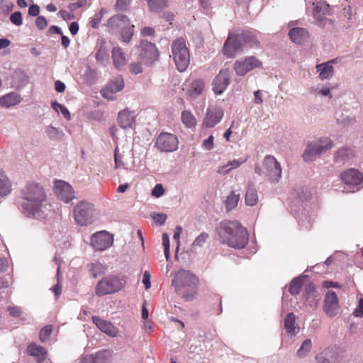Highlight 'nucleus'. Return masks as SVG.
I'll list each match as a JSON object with an SVG mask.
<instances>
[{
  "instance_id": "72a5a7b5",
  "label": "nucleus",
  "mask_w": 363,
  "mask_h": 363,
  "mask_svg": "<svg viewBox=\"0 0 363 363\" xmlns=\"http://www.w3.org/2000/svg\"><path fill=\"white\" fill-rule=\"evenodd\" d=\"M241 32V38L242 40L243 44H247L250 47H257L258 46L259 41L257 37L249 30H242Z\"/></svg>"
},
{
  "instance_id": "69168bd1",
  "label": "nucleus",
  "mask_w": 363,
  "mask_h": 363,
  "mask_svg": "<svg viewBox=\"0 0 363 363\" xmlns=\"http://www.w3.org/2000/svg\"><path fill=\"white\" fill-rule=\"evenodd\" d=\"M15 77L19 78L22 80L21 84L16 86L17 89L22 88L25 84L28 83V77L24 73H17L15 74Z\"/></svg>"
},
{
  "instance_id": "aec40b11",
  "label": "nucleus",
  "mask_w": 363,
  "mask_h": 363,
  "mask_svg": "<svg viewBox=\"0 0 363 363\" xmlns=\"http://www.w3.org/2000/svg\"><path fill=\"white\" fill-rule=\"evenodd\" d=\"M124 88V81L121 77H118L111 80L101 90V95L108 100H114L113 94L121 91Z\"/></svg>"
},
{
  "instance_id": "c03bdc74",
  "label": "nucleus",
  "mask_w": 363,
  "mask_h": 363,
  "mask_svg": "<svg viewBox=\"0 0 363 363\" xmlns=\"http://www.w3.org/2000/svg\"><path fill=\"white\" fill-rule=\"evenodd\" d=\"M352 155V150L350 148H342L336 152L335 160L337 162L347 160Z\"/></svg>"
},
{
  "instance_id": "de8ad7c7",
  "label": "nucleus",
  "mask_w": 363,
  "mask_h": 363,
  "mask_svg": "<svg viewBox=\"0 0 363 363\" xmlns=\"http://www.w3.org/2000/svg\"><path fill=\"white\" fill-rule=\"evenodd\" d=\"M52 108L57 113L60 111L67 120H70V113L65 106L55 101L52 103Z\"/></svg>"
},
{
  "instance_id": "b1692460",
  "label": "nucleus",
  "mask_w": 363,
  "mask_h": 363,
  "mask_svg": "<svg viewBox=\"0 0 363 363\" xmlns=\"http://www.w3.org/2000/svg\"><path fill=\"white\" fill-rule=\"evenodd\" d=\"M130 21L125 15H116L110 18L107 22V26L112 30L123 28L129 25Z\"/></svg>"
},
{
  "instance_id": "9d476101",
  "label": "nucleus",
  "mask_w": 363,
  "mask_h": 363,
  "mask_svg": "<svg viewBox=\"0 0 363 363\" xmlns=\"http://www.w3.org/2000/svg\"><path fill=\"white\" fill-rule=\"evenodd\" d=\"M242 40L241 38V32L235 33L230 31L223 48V54L228 57H233L238 52L242 49Z\"/></svg>"
},
{
  "instance_id": "423d86ee",
  "label": "nucleus",
  "mask_w": 363,
  "mask_h": 363,
  "mask_svg": "<svg viewBox=\"0 0 363 363\" xmlns=\"http://www.w3.org/2000/svg\"><path fill=\"white\" fill-rule=\"evenodd\" d=\"M171 56L180 72L186 69L190 62V55L186 41L183 38H178L172 42Z\"/></svg>"
},
{
  "instance_id": "052dcab7",
  "label": "nucleus",
  "mask_w": 363,
  "mask_h": 363,
  "mask_svg": "<svg viewBox=\"0 0 363 363\" xmlns=\"http://www.w3.org/2000/svg\"><path fill=\"white\" fill-rule=\"evenodd\" d=\"M7 310L9 314L13 317H20L22 314L21 308L18 306H9Z\"/></svg>"
},
{
  "instance_id": "c85d7f7f",
  "label": "nucleus",
  "mask_w": 363,
  "mask_h": 363,
  "mask_svg": "<svg viewBox=\"0 0 363 363\" xmlns=\"http://www.w3.org/2000/svg\"><path fill=\"white\" fill-rule=\"evenodd\" d=\"M27 352L29 355L34 357L36 361L40 363L43 362L47 356L45 350L35 343L28 345Z\"/></svg>"
},
{
  "instance_id": "864d4df0",
  "label": "nucleus",
  "mask_w": 363,
  "mask_h": 363,
  "mask_svg": "<svg viewBox=\"0 0 363 363\" xmlns=\"http://www.w3.org/2000/svg\"><path fill=\"white\" fill-rule=\"evenodd\" d=\"M315 92L317 94H320L323 96H327L329 99L333 98V95L330 93V89L325 86H317L315 89Z\"/></svg>"
},
{
  "instance_id": "37998d69",
  "label": "nucleus",
  "mask_w": 363,
  "mask_h": 363,
  "mask_svg": "<svg viewBox=\"0 0 363 363\" xmlns=\"http://www.w3.org/2000/svg\"><path fill=\"white\" fill-rule=\"evenodd\" d=\"M150 9L152 11L158 12L167 6V0H148Z\"/></svg>"
},
{
  "instance_id": "a18cd8bd",
  "label": "nucleus",
  "mask_w": 363,
  "mask_h": 363,
  "mask_svg": "<svg viewBox=\"0 0 363 363\" xmlns=\"http://www.w3.org/2000/svg\"><path fill=\"white\" fill-rule=\"evenodd\" d=\"M337 123L342 126H349L354 125L357 120L354 116H347L345 118L340 117L337 113L335 114Z\"/></svg>"
},
{
  "instance_id": "3c124183",
  "label": "nucleus",
  "mask_w": 363,
  "mask_h": 363,
  "mask_svg": "<svg viewBox=\"0 0 363 363\" xmlns=\"http://www.w3.org/2000/svg\"><path fill=\"white\" fill-rule=\"evenodd\" d=\"M56 262L58 264L57 267V284L53 286L51 289L55 293V296L57 297L61 294V286L60 285V264L57 262V258H55Z\"/></svg>"
},
{
  "instance_id": "6e6552de",
  "label": "nucleus",
  "mask_w": 363,
  "mask_h": 363,
  "mask_svg": "<svg viewBox=\"0 0 363 363\" xmlns=\"http://www.w3.org/2000/svg\"><path fill=\"white\" fill-rule=\"evenodd\" d=\"M333 146V141L328 138H322L318 141L311 142L308 143L303 153V159L305 162L314 161L322 153L330 150Z\"/></svg>"
},
{
  "instance_id": "09e8293b",
  "label": "nucleus",
  "mask_w": 363,
  "mask_h": 363,
  "mask_svg": "<svg viewBox=\"0 0 363 363\" xmlns=\"http://www.w3.org/2000/svg\"><path fill=\"white\" fill-rule=\"evenodd\" d=\"M243 162H244V160H233L232 161H230L226 165L223 166L222 169L220 170V172H222L224 173H228L230 170L238 168Z\"/></svg>"
},
{
  "instance_id": "0eeeda50",
  "label": "nucleus",
  "mask_w": 363,
  "mask_h": 363,
  "mask_svg": "<svg viewBox=\"0 0 363 363\" xmlns=\"http://www.w3.org/2000/svg\"><path fill=\"white\" fill-rule=\"evenodd\" d=\"M125 284L123 279L116 276H108L99 281L95 288L98 296L112 294L121 290Z\"/></svg>"
},
{
  "instance_id": "f257e3e1",
  "label": "nucleus",
  "mask_w": 363,
  "mask_h": 363,
  "mask_svg": "<svg viewBox=\"0 0 363 363\" xmlns=\"http://www.w3.org/2000/svg\"><path fill=\"white\" fill-rule=\"evenodd\" d=\"M18 208L26 217L36 219H45L52 211L44 188L34 182H28L21 189Z\"/></svg>"
},
{
  "instance_id": "c9c22d12",
  "label": "nucleus",
  "mask_w": 363,
  "mask_h": 363,
  "mask_svg": "<svg viewBox=\"0 0 363 363\" xmlns=\"http://www.w3.org/2000/svg\"><path fill=\"white\" fill-rule=\"evenodd\" d=\"M77 363H106L104 352H98L95 355L86 356Z\"/></svg>"
},
{
  "instance_id": "c756f323",
  "label": "nucleus",
  "mask_w": 363,
  "mask_h": 363,
  "mask_svg": "<svg viewBox=\"0 0 363 363\" xmlns=\"http://www.w3.org/2000/svg\"><path fill=\"white\" fill-rule=\"evenodd\" d=\"M315 68L319 73L318 77L321 80L329 79L333 76L334 68L331 65V62L318 64Z\"/></svg>"
},
{
  "instance_id": "e433bc0d",
  "label": "nucleus",
  "mask_w": 363,
  "mask_h": 363,
  "mask_svg": "<svg viewBox=\"0 0 363 363\" xmlns=\"http://www.w3.org/2000/svg\"><path fill=\"white\" fill-rule=\"evenodd\" d=\"M284 327L288 333L295 335V315L293 313H288L285 317Z\"/></svg>"
},
{
  "instance_id": "39448f33",
  "label": "nucleus",
  "mask_w": 363,
  "mask_h": 363,
  "mask_svg": "<svg viewBox=\"0 0 363 363\" xmlns=\"http://www.w3.org/2000/svg\"><path fill=\"white\" fill-rule=\"evenodd\" d=\"M74 218L77 225L86 226L94 223L97 218L94 205L87 201H80L74 208Z\"/></svg>"
},
{
  "instance_id": "ddd939ff",
  "label": "nucleus",
  "mask_w": 363,
  "mask_h": 363,
  "mask_svg": "<svg viewBox=\"0 0 363 363\" xmlns=\"http://www.w3.org/2000/svg\"><path fill=\"white\" fill-rule=\"evenodd\" d=\"M113 243V237L106 231H99L91 237V245L96 251H104Z\"/></svg>"
},
{
  "instance_id": "7c9ffc66",
  "label": "nucleus",
  "mask_w": 363,
  "mask_h": 363,
  "mask_svg": "<svg viewBox=\"0 0 363 363\" xmlns=\"http://www.w3.org/2000/svg\"><path fill=\"white\" fill-rule=\"evenodd\" d=\"M114 66L117 69L123 67L126 63V59L122 49L119 47H114L111 52Z\"/></svg>"
},
{
  "instance_id": "4d7b16f0",
  "label": "nucleus",
  "mask_w": 363,
  "mask_h": 363,
  "mask_svg": "<svg viewBox=\"0 0 363 363\" xmlns=\"http://www.w3.org/2000/svg\"><path fill=\"white\" fill-rule=\"evenodd\" d=\"M129 70L132 74H138L143 72L141 62H133L129 66Z\"/></svg>"
},
{
  "instance_id": "ea45409f",
  "label": "nucleus",
  "mask_w": 363,
  "mask_h": 363,
  "mask_svg": "<svg viewBox=\"0 0 363 363\" xmlns=\"http://www.w3.org/2000/svg\"><path fill=\"white\" fill-rule=\"evenodd\" d=\"M311 346V340L310 339L305 340L296 352L297 356L300 358L305 357L310 352Z\"/></svg>"
},
{
  "instance_id": "1a4fd4ad",
  "label": "nucleus",
  "mask_w": 363,
  "mask_h": 363,
  "mask_svg": "<svg viewBox=\"0 0 363 363\" xmlns=\"http://www.w3.org/2000/svg\"><path fill=\"white\" fill-rule=\"evenodd\" d=\"M340 177L345 185L343 192L354 193L362 186L363 175L357 169H347L341 174Z\"/></svg>"
},
{
  "instance_id": "6e6d98bb",
  "label": "nucleus",
  "mask_w": 363,
  "mask_h": 363,
  "mask_svg": "<svg viewBox=\"0 0 363 363\" xmlns=\"http://www.w3.org/2000/svg\"><path fill=\"white\" fill-rule=\"evenodd\" d=\"M52 328L50 325L44 327L40 332V340L43 342L45 341L51 335Z\"/></svg>"
},
{
  "instance_id": "79ce46f5",
  "label": "nucleus",
  "mask_w": 363,
  "mask_h": 363,
  "mask_svg": "<svg viewBox=\"0 0 363 363\" xmlns=\"http://www.w3.org/2000/svg\"><path fill=\"white\" fill-rule=\"evenodd\" d=\"M304 277H297V278H294L291 284H290V286H289V291L290 293L292 294V295H296L298 294H299L301 289V287L303 286V280Z\"/></svg>"
},
{
  "instance_id": "2f4dec72",
  "label": "nucleus",
  "mask_w": 363,
  "mask_h": 363,
  "mask_svg": "<svg viewBox=\"0 0 363 363\" xmlns=\"http://www.w3.org/2000/svg\"><path fill=\"white\" fill-rule=\"evenodd\" d=\"M45 133L50 140L58 141L63 139L65 133L62 130L52 125L45 127Z\"/></svg>"
},
{
  "instance_id": "774afa93",
  "label": "nucleus",
  "mask_w": 363,
  "mask_h": 363,
  "mask_svg": "<svg viewBox=\"0 0 363 363\" xmlns=\"http://www.w3.org/2000/svg\"><path fill=\"white\" fill-rule=\"evenodd\" d=\"M40 8L36 4L31 5L28 9V14L32 16H39Z\"/></svg>"
},
{
  "instance_id": "4be33fe9",
  "label": "nucleus",
  "mask_w": 363,
  "mask_h": 363,
  "mask_svg": "<svg viewBox=\"0 0 363 363\" xmlns=\"http://www.w3.org/2000/svg\"><path fill=\"white\" fill-rule=\"evenodd\" d=\"M135 111L124 109L121 111L118 114V123L119 126L123 129L131 128L135 122Z\"/></svg>"
},
{
  "instance_id": "a878e982",
  "label": "nucleus",
  "mask_w": 363,
  "mask_h": 363,
  "mask_svg": "<svg viewBox=\"0 0 363 363\" xmlns=\"http://www.w3.org/2000/svg\"><path fill=\"white\" fill-rule=\"evenodd\" d=\"M22 100L21 96L17 92H10L0 97V106L9 108L19 104Z\"/></svg>"
},
{
  "instance_id": "f8f14e48",
  "label": "nucleus",
  "mask_w": 363,
  "mask_h": 363,
  "mask_svg": "<svg viewBox=\"0 0 363 363\" xmlns=\"http://www.w3.org/2000/svg\"><path fill=\"white\" fill-rule=\"evenodd\" d=\"M313 14L318 26L326 28L332 25V20L328 18L329 5L324 1L313 3Z\"/></svg>"
},
{
  "instance_id": "f704fd0d",
  "label": "nucleus",
  "mask_w": 363,
  "mask_h": 363,
  "mask_svg": "<svg viewBox=\"0 0 363 363\" xmlns=\"http://www.w3.org/2000/svg\"><path fill=\"white\" fill-rule=\"evenodd\" d=\"M181 119L182 123L186 128H194L196 125V119L195 116L189 111H183L182 112Z\"/></svg>"
},
{
  "instance_id": "cd10ccee",
  "label": "nucleus",
  "mask_w": 363,
  "mask_h": 363,
  "mask_svg": "<svg viewBox=\"0 0 363 363\" xmlns=\"http://www.w3.org/2000/svg\"><path fill=\"white\" fill-rule=\"evenodd\" d=\"M258 202L257 191L255 184L248 182L245 193V203L249 206H255Z\"/></svg>"
},
{
  "instance_id": "4468645a",
  "label": "nucleus",
  "mask_w": 363,
  "mask_h": 363,
  "mask_svg": "<svg viewBox=\"0 0 363 363\" xmlns=\"http://www.w3.org/2000/svg\"><path fill=\"white\" fill-rule=\"evenodd\" d=\"M262 62L255 57H246L235 62L233 68L238 76H244L250 70L260 67Z\"/></svg>"
},
{
  "instance_id": "f03ea898",
  "label": "nucleus",
  "mask_w": 363,
  "mask_h": 363,
  "mask_svg": "<svg viewBox=\"0 0 363 363\" xmlns=\"http://www.w3.org/2000/svg\"><path fill=\"white\" fill-rule=\"evenodd\" d=\"M218 239L233 248H243L248 242L246 230L237 220H223L216 228Z\"/></svg>"
},
{
  "instance_id": "13d9d810",
  "label": "nucleus",
  "mask_w": 363,
  "mask_h": 363,
  "mask_svg": "<svg viewBox=\"0 0 363 363\" xmlns=\"http://www.w3.org/2000/svg\"><path fill=\"white\" fill-rule=\"evenodd\" d=\"M35 25L38 29L43 30L48 26V21L44 16H39L35 20Z\"/></svg>"
},
{
  "instance_id": "412c9836",
  "label": "nucleus",
  "mask_w": 363,
  "mask_h": 363,
  "mask_svg": "<svg viewBox=\"0 0 363 363\" xmlns=\"http://www.w3.org/2000/svg\"><path fill=\"white\" fill-rule=\"evenodd\" d=\"M92 320L101 332L113 337L118 335V329L111 322L103 320L99 316H93Z\"/></svg>"
},
{
  "instance_id": "bb28decb",
  "label": "nucleus",
  "mask_w": 363,
  "mask_h": 363,
  "mask_svg": "<svg viewBox=\"0 0 363 363\" xmlns=\"http://www.w3.org/2000/svg\"><path fill=\"white\" fill-rule=\"evenodd\" d=\"M205 91V82L202 79L192 81L188 89V95L191 99H196L201 96Z\"/></svg>"
},
{
  "instance_id": "20e7f679",
  "label": "nucleus",
  "mask_w": 363,
  "mask_h": 363,
  "mask_svg": "<svg viewBox=\"0 0 363 363\" xmlns=\"http://www.w3.org/2000/svg\"><path fill=\"white\" fill-rule=\"evenodd\" d=\"M256 174L264 176L272 183H277L281 177V167L277 159L272 155L264 157L262 165L257 164L255 167Z\"/></svg>"
},
{
  "instance_id": "bf43d9fd",
  "label": "nucleus",
  "mask_w": 363,
  "mask_h": 363,
  "mask_svg": "<svg viewBox=\"0 0 363 363\" xmlns=\"http://www.w3.org/2000/svg\"><path fill=\"white\" fill-rule=\"evenodd\" d=\"M213 136L210 135L207 139L204 140L202 143V147L206 150H211L213 148Z\"/></svg>"
},
{
  "instance_id": "680f3d73",
  "label": "nucleus",
  "mask_w": 363,
  "mask_h": 363,
  "mask_svg": "<svg viewBox=\"0 0 363 363\" xmlns=\"http://www.w3.org/2000/svg\"><path fill=\"white\" fill-rule=\"evenodd\" d=\"M354 315L356 317H363V298L359 299L357 307L354 311Z\"/></svg>"
},
{
  "instance_id": "8fccbe9b",
  "label": "nucleus",
  "mask_w": 363,
  "mask_h": 363,
  "mask_svg": "<svg viewBox=\"0 0 363 363\" xmlns=\"http://www.w3.org/2000/svg\"><path fill=\"white\" fill-rule=\"evenodd\" d=\"M208 238V235L206 233H201L199 236L196 238L194 241L193 242L191 247H201L206 242V240Z\"/></svg>"
},
{
  "instance_id": "473e14b6",
  "label": "nucleus",
  "mask_w": 363,
  "mask_h": 363,
  "mask_svg": "<svg viewBox=\"0 0 363 363\" xmlns=\"http://www.w3.org/2000/svg\"><path fill=\"white\" fill-rule=\"evenodd\" d=\"M11 191V183L5 174L3 169H0V196H5Z\"/></svg>"
},
{
  "instance_id": "a211bd4d",
  "label": "nucleus",
  "mask_w": 363,
  "mask_h": 363,
  "mask_svg": "<svg viewBox=\"0 0 363 363\" xmlns=\"http://www.w3.org/2000/svg\"><path fill=\"white\" fill-rule=\"evenodd\" d=\"M230 83V71L228 69H222L216 76L213 81V91L216 94H221Z\"/></svg>"
},
{
  "instance_id": "58836bf2",
  "label": "nucleus",
  "mask_w": 363,
  "mask_h": 363,
  "mask_svg": "<svg viewBox=\"0 0 363 363\" xmlns=\"http://www.w3.org/2000/svg\"><path fill=\"white\" fill-rule=\"evenodd\" d=\"M96 59L101 64H105L108 61V52L104 44H101L98 48Z\"/></svg>"
},
{
  "instance_id": "9b49d317",
  "label": "nucleus",
  "mask_w": 363,
  "mask_h": 363,
  "mask_svg": "<svg viewBox=\"0 0 363 363\" xmlns=\"http://www.w3.org/2000/svg\"><path fill=\"white\" fill-rule=\"evenodd\" d=\"M178 145L179 140L177 136L168 133H160L155 143L157 148L164 152H174L178 149Z\"/></svg>"
},
{
  "instance_id": "4c0bfd02",
  "label": "nucleus",
  "mask_w": 363,
  "mask_h": 363,
  "mask_svg": "<svg viewBox=\"0 0 363 363\" xmlns=\"http://www.w3.org/2000/svg\"><path fill=\"white\" fill-rule=\"evenodd\" d=\"M240 200V194L232 191L225 200V208L228 211L234 209Z\"/></svg>"
},
{
  "instance_id": "338daca9",
  "label": "nucleus",
  "mask_w": 363,
  "mask_h": 363,
  "mask_svg": "<svg viewBox=\"0 0 363 363\" xmlns=\"http://www.w3.org/2000/svg\"><path fill=\"white\" fill-rule=\"evenodd\" d=\"M143 283L144 284L146 289H148L150 288V286H151L150 274L147 271H145L143 274Z\"/></svg>"
},
{
  "instance_id": "5701e85b",
  "label": "nucleus",
  "mask_w": 363,
  "mask_h": 363,
  "mask_svg": "<svg viewBox=\"0 0 363 363\" xmlns=\"http://www.w3.org/2000/svg\"><path fill=\"white\" fill-rule=\"evenodd\" d=\"M303 295L306 304L313 310L315 309L318 303V298L315 287L311 284L306 286Z\"/></svg>"
},
{
  "instance_id": "49530a36",
  "label": "nucleus",
  "mask_w": 363,
  "mask_h": 363,
  "mask_svg": "<svg viewBox=\"0 0 363 363\" xmlns=\"http://www.w3.org/2000/svg\"><path fill=\"white\" fill-rule=\"evenodd\" d=\"M89 272L94 277H97L102 273L103 265L99 262L90 263L88 264Z\"/></svg>"
},
{
  "instance_id": "5fc2aeb1",
  "label": "nucleus",
  "mask_w": 363,
  "mask_h": 363,
  "mask_svg": "<svg viewBox=\"0 0 363 363\" xmlns=\"http://www.w3.org/2000/svg\"><path fill=\"white\" fill-rule=\"evenodd\" d=\"M164 194V189L162 184H157L152 189L151 195L155 198H160Z\"/></svg>"
},
{
  "instance_id": "2eb2a0df",
  "label": "nucleus",
  "mask_w": 363,
  "mask_h": 363,
  "mask_svg": "<svg viewBox=\"0 0 363 363\" xmlns=\"http://www.w3.org/2000/svg\"><path fill=\"white\" fill-rule=\"evenodd\" d=\"M139 51L140 58L146 64L153 63L158 57L155 45L146 40H141Z\"/></svg>"
},
{
  "instance_id": "0e129e2a",
  "label": "nucleus",
  "mask_w": 363,
  "mask_h": 363,
  "mask_svg": "<svg viewBox=\"0 0 363 363\" xmlns=\"http://www.w3.org/2000/svg\"><path fill=\"white\" fill-rule=\"evenodd\" d=\"M118 152V148L116 147L114 151L115 169H118L121 166H124V164H123L122 160L119 157Z\"/></svg>"
},
{
  "instance_id": "e2e57ef3",
  "label": "nucleus",
  "mask_w": 363,
  "mask_h": 363,
  "mask_svg": "<svg viewBox=\"0 0 363 363\" xmlns=\"http://www.w3.org/2000/svg\"><path fill=\"white\" fill-rule=\"evenodd\" d=\"M152 218L155 222L160 223V225H163L166 220L167 216L164 213H156L152 216Z\"/></svg>"
},
{
  "instance_id": "603ef678",
  "label": "nucleus",
  "mask_w": 363,
  "mask_h": 363,
  "mask_svg": "<svg viewBox=\"0 0 363 363\" xmlns=\"http://www.w3.org/2000/svg\"><path fill=\"white\" fill-rule=\"evenodd\" d=\"M10 21L12 23L17 26H20L23 23L22 15L20 11H16L10 16Z\"/></svg>"
},
{
  "instance_id": "393cba45",
  "label": "nucleus",
  "mask_w": 363,
  "mask_h": 363,
  "mask_svg": "<svg viewBox=\"0 0 363 363\" xmlns=\"http://www.w3.org/2000/svg\"><path fill=\"white\" fill-rule=\"evenodd\" d=\"M289 36L292 42L300 45L308 38L309 35L305 28L296 27L289 30Z\"/></svg>"
},
{
  "instance_id": "f3484780",
  "label": "nucleus",
  "mask_w": 363,
  "mask_h": 363,
  "mask_svg": "<svg viewBox=\"0 0 363 363\" xmlns=\"http://www.w3.org/2000/svg\"><path fill=\"white\" fill-rule=\"evenodd\" d=\"M55 193L57 197L65 203H69L75 197L72 186L64 181L55 182Z\"/></svg>"
},
{
  "instance_id": "6ab92c4d",
  "label": "nucleus",
  "mask_w": 363,
  "mask_h": 363,
  "mask_svg": "<svg viewBox=\"0 0 363 363\" xmlns=\"http://www.w3.org/2000/svg\"><path fill=\"white\" fill-rule=\"evenodd\" d=\"M339 301L335 292L329 291L325 296L323 311L329 317H334L338 313Z\"/></svg>"
},
{
  "instance_id": "dca6fc26",
  "label": "nucleus",
  "mask_w": 363,
  "mask_h": 363,
  "mask_svg": "<svg viewBox=\"0 0 363 363\" xmlns=\"http://www.w3.org/2000/svg\"><path fill=\"white\" fill-rule=\"evenodd\" d=\"M223 115L221 108L213 106H208L203 120V125L208 128H213L221 121Z\"/></svg>"
},
{
  "instance_id": "a19ab883",
  "label": "nucleus",
  "mask_w": 363,
  "mask_h": 363,
  "mask_svg": "<svg viewBox=\"0 0 363 363\" xmlns=\"http://www.w3.org/2000/svg\"><path fill=\"white\" fill-rule=\"evenodd\" d=\"M133 28L134 26L129 23V25H126L121 30V36L122 41L125 43H129L133 35Z\"/></svg>"
},
{
  "instance_id": "7ed1b4c3",
  "label": "nucleus",
  "mask_w": 363,
  "mask_h": 363,
  "mask_svg": "<svg viewBox=\"0 0 363 363\" xmlns=\"http://www.w3.org/2000/svg\"><path fill=\"white\" fill-rule=\"evenodd\" d=\"M199 279L192 272L181 269L172 280V286L175 291L182 295L186 301H191L197 292Z\"/></svg>"
}]
</instances>
